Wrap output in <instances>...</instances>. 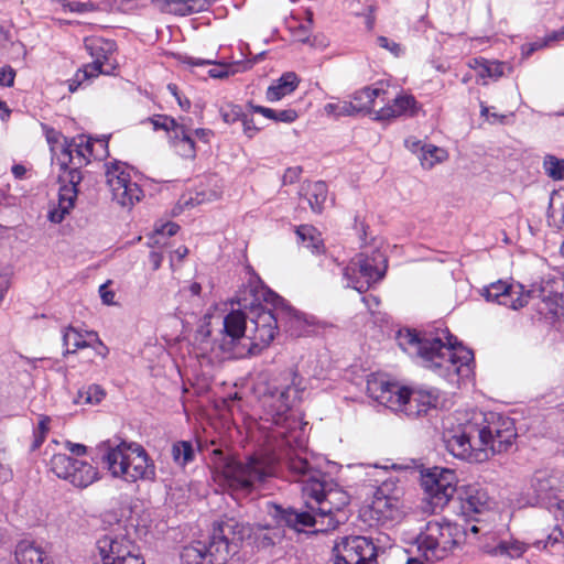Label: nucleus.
<instances>
[{"label":"nucleus","mask_w":564,"mask_h":564,"mask_svg":"<svg viewBox=\"0 0 564 564\" xmlns=\"http://www.w3.org/2000/svg\"><path fill=\"white\" fill-rule=\"evenodd\" d=\"M241 124H242L243 133L248 138L254 137L256 133L259 131V128L256 127L253 119L250 118L246 113L243 115V118L241 119Z\"/></svg>","instance_id":"obj_53"},{"label":"nucleus","mask_w":564,"mask_h":564,"mask_svg":"<svg viewBox=\"0 0 564 564\" xmlns=\"http://www.w3.org/2000/svg\"><path fill=\"white\" fill-rule=\"evenodd\" d=\"M150 121L154 130H164L171 133V137L174 135L180 128V126H176V119L166 115H155L150 118Z\"/></svg>","instance_id":"obj_44"},{"label":"nucleus","mask_w":564,"mask_h":564,"mask_svg":"<svg viewBox=\"0 0 564 564\" xmlns=\"http://www.w3.org/2000/svg\"><path fill=\"white\" fill-rule=\"evenodd\" d=\"M386 91L378 87H364L360 90H357L352 95V102L355 104L358 112L367 111L373 115L376 111L375 104L376 99L381 98V101H384Z\"/></svg>","instance_id":"obj_26"},{"label":"nucleus","mask_w":564,"mask_h":564,"mask_svg":"<svg viewBox=\"0 0 564 564\" xmlns=\"http://www.w3.org/2000/svg\"><path fill=\"white\" fill-rule=\"evenodd\" d=\"M249 108L251 109L252 112L260 113L263 117H265L270 120H273L275 122L291 123V122L295 121L299 117L296 110L291 109V108L282 109V110H274V109L267 108L263 106L252 105L251 102L249 104Z\"/></svg>","instance_id":"obj_32"},{"label":"nucleus","mask_w":564,"mask_h":564,"mask_svg":"<svg viewBox=\"0 0 564 564\" xmlns=\"http://www.w3.org/2000/svg\"><path fill=\"white\" fill-rule=\"evenodd\" d=\"M182 62L189 66H203V65H210L214 63L212 59H203V58H197V57H193V56H184Z\"/></svg>","instance_id":"obj_59"},{"label":"nucleus","mask_w":564,"mask_h":564,"mask_svg":"<svg viewBox=\"0 0 564 564\" xmlns=\"http://www.w3.org/2000/svg\"><path fill=\"white\" fill-rule=\"evenodd\" d=\"M403 404L400 412L405 413L408 416H419L426 413L429 409L435 408L437 404L438 395L435 390H409L402 387Z\"/></svg>","instance_id":"obj_20"},{"label":"nucleus","mask_w":564,"mask_h":564,"mask_svg":"<svg viewBox=\"0 0 564 564\" xmlns=\"http://www.w3.org/2000/svg\"><path fill=\"white\" fill-rule=\"evenodd\" d=\"M563 39H564V30L561 29V30L554 31L550 35H547L546 42L558 41V40H563Z\"/></svg>","instance_id":"obj_63"},{"label":"nucleus","mask_w":564,"mask_h":564,"mask_svg":"<svg viewBox=\"0 0 564 564\" xmlns=\"http://www.w3.org/2000/svg\"><path fill=\"white\" fill-rule=\"evenodd\" d=\"M544 173L555 182L564 181V159L546 154L542 163Z\"/></svg>","instance_id":"obj_40"},{"label":"nucleus","mask_w":564,"mask_h":564,"mask_svg":"<svg viewBox=\"0 0 564 564\" xmlns=\"http://www.w3.org/2000/svg\"><path fill=\"white\" fill-rule=\"evenodd\" d=\"M296 236L303 247L312 252H319L323 247L321 234L311 225H301L296 229Z\"/></svg>","instance_id":"obj_29"},{"label":"nucleus","mask_w":564,"mask_h":564,"mask_svg":"<svg viewBox=\"0 0 564 564\" xmlns=\"http://www.w3.org/2000/svg\"><path fill=\"white\" fill-rule=\"evenodd\" d=\"M529 549V544L519 540H503L500 541L491 551L496 556H507L510 558L521 557Z\"/></svg>","instance_id":"obj_30"},{"label":"nucleus","mask_w":564,"mask_h":564,"mask_svg":"<svg viewBox=\"0 0 564 564\" xmlns=\"http://www.w3.org/2000/svg\"><path fill=\"white\" fill-rule=\"evenodd\" d=\"M86 335L87 336H93L95 338V341L97 344V346L95 347V350L97 352V355L101 356L102 358H105L108 352H109V349L108 347L100 340V338L98 337V334L95 333V332H86Z\"/></svg>","instance_id":"obj_55"},{"label":"nucleus","mask_w":564,"mask_h":564,"mask_svg":"<svg viewBox=\"0 0 564 564\" xmlns=\"http://www.w3.org/2000/svg\"><path fill=\"white\" fill-rule=\"evenodd\" d=\"M178 229L180 226L177 224L169 221L158 227L155 229V234L158 236L172 237L178 231Z\"/></svg>","instance_id":"obj_52"},{"label":"nucleus","mask_w":564,"mask_h":564,"mask_svg":"<svg viewBox=\"0 0 564 564\" xmlns=\"http://www.w3.org/2000/svg\"><path fill=\"white\" fill-rule=\"evenodd\" d=\"M417 102L413 96L403 95L395 97L392 102L373 111L376 121H389L401 116H413L416 112Z\"/></svg>","instance_id":"obj_21"},{"label":"nucleus","mask_w":564,"mask_h":564,"mask_svg":"<svg viewBox=\"0 0 564 564\" xmlns=\"http://www.w3.org/2000/svg\"><path fill=\"white\" fill-rule=\"evenodd\" d=\"M98 451L101 463L113 477L130 482L155 479L154 462L140 444L120 442L112 445L106 441L98 445Z\"/></svg>","instance_id":"obj_6"},{"label":"nucleus","mask_w":564,"mask_h":564,"mask_svg":"<svg viewBox=\"0 0 564 564\" xmlns=\"http://www.w3.org/2000/svg\"><path fill=\"white\" fill-rule=\"evenodd\" d=\"M42 128L44 130L46 141L50 144L51 151L53 153L52 160L53 162L56 163V158L57 155H59V153H57V150L58 148L59 150L62 149V144H65L66 139L62 135L59 131L55 130L54 128H51L46 124H43Z\"/></svg>","instance_id":"obj_41"},{"label":"nucleus","mask_w":564,"mask_h":564,"mask_svg":"<svg viewBox=\"0 0 564 564\" xmlns=\"http://www.w3.org/2000/svg\"><path fill=\"white\" fill-rule=\"evenodd\" d=\"M325 111L328 115H333L336 117L354 116L358 113V110L352 101H338L335 104H327L325 106Z\"/></svg>","instance_id":"obj_43"},{"label":"nucleus","mask_w":564,"mask_h":564,"mask_svg":"<svg viewBox=\"0 0 564 564\" xmlns=\"http://www.w3.org/2000/svg\"><path fill=\"white\" fill-rule=\"evenodd\" d=\"M62 8L64 11L75 12V13H86V12H95L98 10V4L91 1H66L59 0Z\"/></svg>","instance_id":"obj_45"},{"label":"nucleus","mask_w":564,"mask_h":564,"mask_svg":"<svg viewBox=\"0 0 564 564\" xmlns=\"http://www.w3.org/2000/svg\"><path fill=\"white\" fill-rule=\"evenodd\" d=\"M183 124H184V128H186V131L192 134V132H193L192 119L186 118V117H180V119L176 120V126H183Z\"/></svg>","instance_id":"obj_61"},{"label":"nucleus","mask_w":564,"mask_h":564,"mask_svg":"<svg viewBox=\"0 0 564 564\" xmlns=\"http://www.w3.org/2000/svg\"><path fill=\"white\" fill-rule=\"evenodd\" d=\"M85 47L93 58V62L78 69L74 77L68 80L69 91L74 93L83 82L97 77L100 74L111 75L117 67L112 58L117 50L116 42L100 36L85 39Z\"/></svg>","instance_id":"obj_10"},{"label":"nucleus","mask_w":564,"mask_h":564,"mask_svg":"<svg viewBox=\"0 0 564 564\" xmlns=\"http://www.w3.org/2000/svg\"><path fill=\"white\" fill-rule=\"evenodd\" d=\"M11 478V470L0 464V482H6Z\"/></svg>","instance_id":"obj_62"},{"label":"nucleus","mask_w":564,"mask_h":564,"mask_svg":"<svg viewBox=\"0 0 564 564\" xmlns=\"http://www.w3.org/2000/svg\"><path fill=\"white\" fill-rule=\"evenodd\" d=\"M250 530L235 519L219 523L206 543L207 564H226L238 552L241 541Z\"/></svg>","instance_id":"obj_11"},{"label":"nucleus","mask_w":564,"mask_h":564,"mask_svg":"<svg viewBox=\"0 0 564 564\" xmlns=\"http://www.w3.org/2000/svg\"><path fill=\"white\" fill-rule=\"evenodd\" d=\"M469 66L478 72L482 78L494 77L498 78L503 75V64L497 61H487L485 58H473Z\"/></svg>","instance_id":"obj_35"},{"label":"nucleus","mask_w":564,"mask_h":564,"mask_svg":"<svg viewBox=\"0 0 564 564\" xmlns=\"http://www.w3.org/2000/svg\"><path fill=\"white\" fill-rule=\"evenodd\" d=\"M399 507L400 501L397 497L377 496L373 501V510L389 519H395L400 516Z\"/></svg>","instance_id":"obj_37"},{"label":"nucleus","mask_w":564,"mask_h":564,"mask_svg":"<svg viewBox=\"0 0 564 564\" xmlns=\"http://www.w3.org/2000/svg\"><path fill=\"white\" fill-rule=\"evenodd\" d=\"M302 191L312 212L321 214L324 209V204L326 203L328 195L326 183L322 181L310 183L303 187Z\"/></svg>","instance_id":"obj_27"},{"label":"nucleus","mask_w":564,"mask_h":564,"mask_svg":"<svg viewBox=\"0 0 564 564\" xmlns=\"http://www.w3.org/2000/svg\"><path fill=\"white\" fill-rule=\"evenodd\" d=\"M213 134L214 133L210 129H204V128L194 129L192 132L193 138L195 137L198 140L203 141L204 143H208L210 138L213 137Z\"/></svg>","instance_id":"obj_58"},{"label":"nucleus","mask_w":564,"mask_h":564,"mask_svg":"<svg viewBox=\"0 0 564 564\" xmlns=\"http://www.w3.org/2000/svg\"><path fill=\"white\" fill-rule=\"evenodd\" d=\"M93 142L95 143V153H96V159L97 160H101L106 156H108L109 152H108V139L107 138H98V139H93Z\"/></svg>","instance_id":"obj_50"},{"label":"nucleus","mask_w":564,"mask_h":564,"mask_svg":"<svg viewBox=\"0 0 564 564\" xmlns=\"http://www.w3.org/2000/svg\"><path fill=\"white\" fill-rule=\"evenodd\" d=\"M63 345L65 347V354H75L77 350L90 346L85 340V335L76 328L68 326L63 332Z\"/></svg>","instance_id":"obj_36"},{"label":"nucleus","mask_w":564,"mask_h":564,"mask_svg":"<svg viewBox=\"0 0 564 564\" xmlns=\"http://www.w3.org/2000/svg\"><path fill=\"white\" fill-rule=\"evenodd\" d=\"M563 539L564 534L562 529L558 525H555L547 534L546 539L538 540L533 545L536 549H547L549 546L553 547L556 544L562 543Z\"/></svg>","instance_id":"obj_46"},{"label":"nucleus","mask_w":564,"mask_h":564,"mask_svg":"<svg viewBox=\"0 0 564 564\" xmlns=\"http://www.w3.org/2000/svg\"><path fill=\"white\" fill-rule=\"evenodd\" d=\"M195 454L196 449L191 441H177L172 444L171 456L173 462L181 467L194 462Z\"/></svg>","instance_id":"obj_31"},{"label":"nucleus","mask_w":564,"mask_h":564,"mask_svg":"<svg viewBox=\"0 0 564 564\" xmlns=\"http://www.w3.org/2000/svg\"><path fill=\"white\" fill-rule=\"evenodd\" d=\"M15 70L11 66L0 67V86L11 87L14 83Z\"/></svg>","instance_id":"obj_49"},{"label":"nucleus","mask_w":564,"mask_h":564,"mask_svg":"<svg viewBox=\"0 0 564 564\" xmlns=\"http://www.w3.org/2000/svg\"><path fill=\"white\" fill-rule=\"evenodd\" d=\"M180 557L183 564H207L206 543L197 541L184 546Z\"/></svg>","instance_id":"obj_34"},{"label":"nucleus","mask_w":564,"mask_h":564,"mask_svg":"<svg viewBox=\"0 0 564 564\" xmlns=\"http://www.w3.org/2000/svg\"><path fill=\"white\" fill-rule=\"evenodd\" d=\"M367 393L379 404L399 411L403 404L402 387L397 382L389 381L384 376L370 375L367 379Z\"/></svg>","instance_id":"obj_18"},{"label":"nucleus","mask_w":564,"mask_h":564,"mask_svg":"<svg viewBox=\"0 0 564 564\" xmlns=\"http://www.w3.org/2000/svg\"><path fill=\"white\" fill-rule=\"evenodd\" d=\"M419 159L423 169L430 170L446 159V152L435 145H422Z\"/></svg>","instance_id":"obj_39"},{"label":"nucleus","mask_w":564,"mask_h":564,"mask_svg":"<svg viewBox=\"0 0 564 564\" xmlns=\"http://www.w3.org/2000/svg\"><path fill=\"white\" fill-rule=\"evenodd\" d=\"M240 310L224 317L220 349L231 358L260 354L274 339L279 325L300 336L305 321L284 299L261 283L250 285L238 297Z\"/></svg>","instance_id":"obj_1"},{"label":"nucleus","mask_w":564,"mask_h":564,"mask_svg":"<svg viewBox=\"0 0 564 564\" xmlns=\"http://www.w3.org/2000/svg\"><path fill=\"white\" fill-rule=\"evenodd\" d=\"M99 294H100V297H101V301L104 304L112 305L115 303L113 302L115 293L112 291L108 290L107 284L100 285Z\"/></svg>","instance_id":"obj_56"},{"label":"nucleus","mask_w":564,"mask_h":564,"mask_svg":"<svg viewBox=\"0 0 564 564\" xmlns=\"http://www.w3.org/2000/svg\"><path fill=\"white\" fill-rule=\"evenodd\" d=\"M564 490V474L556 469H539L529 479L524 492L530 506L547 505L556 500Z\"/></svg>","instance_id":"obj_13"},{"label":"nucleus","mask_w":564,"mask_h":564,"mask_svg":"<svg viewBox=\"0 0 564 564\" xmlns=\"http://www.w3.org/2000/svg\"><path fill=\"white\" fill-rule=\"evenodd\" d=\"M398 344L402 350L416 356L423 367L440 377L452 379L454 376H467L474 360L471 350L456 346V338L447 329L417 333L405 329L398 333Z\"/></svg>","instance_id":"obj_3"},{"label":"nucleus","mask_w":564,"mask_h":564,"mask_svg":"<svg viewBox=\"0 0 564 564\" xmlns=\"http://www.w3.org/2000/svg\"><path fill=\"white\" fill-rule=\"evenodd\" d=\"M167 3H174L177 6L175 12L181 15L198 13L207 10L217 0H166Z\"/></svg>","instance_id":"obj_38"},{"label":"nucleus","mask_w":564,"mask_h":564,"mask_svg":"<svg viewBox=\"0 0 564 564\" xmlns=\"http://www.w3.org/2000/svg\"><path fill=\"white\" fill-rule=\"evenodd\" d=\"M422 487L435 511L446 506L457 491V477L452 469L433 467L422 474Z\"/></svg>","instance_id":"obj_14"},{"label":"nucleus","mask_w":564,"mask_h":564,"mask_svg":"<svg viewBox=\"0 0 564 564\" xmlns=\"http://www.w3.org/2000/svg\"><path fill=\"white\" fill-rule=\"evenodd\" d=\"M473 415L462 429L445 437L447 451L455 457L468 462L481 463L487 460V454L477 445V433Z\"/></svg>","instance_id":"obj_16"},{"label":"nucleus","mask_w":564,"mask_h":564,"mask_svg":"<svg viewBox=\"0 0 564 564\" xmlns=\"http://www.w3.org/2000/svg\"><path fill=\"white\" fill-rule=\"evenodd\" d=\"M386 270V256L373 250L370 254L359 253L354 257L343 269V280L345 286L364 293L384 276Z\"/></svg>","instance_id":"obj_9"},{"label":"nucleus","mask_w":564,"mask_h":564,"mask_svg":"<svg viewBox=\"0 0 564 564\" xmlns=\"http://www.w3.org/2000/svg\"><path fill=\"white\" fill-rule=\"evenodd\" d=\"M463 535L464 531L457 524L430 521L416 536V544L427 561H440L459 543Z\"/></svg>","instance_id":"obj_8"},{"label":"nucleus","mask_w":564,"mask_h":564,"mask_svg":"<svg viewBox=\"0 0 564 564\" xmlns=\"http://www.w3.org/2000/svg\"><path fill=\"white\" fill-rule=\"evenodd\" d=\"M480 107H481L480 115L482 117H486L488 120L491 119V122H496V121L503 122V120L507 118V116H505V115H498L496 112L490 113L489 108L486 105H484L482 102H481Z\"/></svg>","instance_id":"obj_57"},{"label":"nucleus","mask_w":564,"mask_h":564,"mask_svg":"<svg viewBox=\"0 0 564 564\" xmlns=\"http://www.w3.org/2000/svg\"><path fill=\"white\" fill-rule=\"evenodd\" d=\"M231 66L226 64H219L214 68H210L208 70V75L213 78H225L228 77L229 74L234 73V70H230Z\"/></svg>","instance_id":"obj_54"},{"label":"nucleus","mask_w":564,"mask_h":564,"mask_svg":"<svg viewBox=\"0 0 564 564\" xmlns=\"http://www.w3.org/2000/svg\"><path fill=\"white\" fill-rule=\"evenodd\" d=\"M106 397V391L99 384L93 383L78 389L74 403L95 405L100 403Z\"/></svg>","instance_id":"obj_33"},{"label":"nucleus","mask_w":564,"mask_h":564,"mask_svg":"<svg viewBox=\"0 0 564 564\" xmlns=\"http://www.w3.org/2000/svg\"><path fill=\"white\" fill-rule=\"evenodd\" d=\"M15 560L18 564H51L45 550L29 541H21L17 545Z\"/></svg>","instance_id":"obj_24"},{"label":"nucleus","mask_w":564,"mask_h":564,"mask_svg":"<svg viewBox=\"0 0 564 564\" xmlns=\"http://www.w3.org/2000/svg\"><path fill=\"white\" fill-rule=\"evenodd\" d=\"M50 469L58 478L69 481L77 488H87L99 479L97 467L66 454H54L50 459Z\"/></svg>","instance_id":"obj_15"},{"label":"nucleus","mask_w":564,"mask_h":564,"mask_svg":"<svg viewBox=\"0 0 564 564\" xmlns=\"http://www.w3.org/2000/svg\"><path fill=\"white\" fill-rule=\"evenodd\" d=\"M377 43L380 47L391 52L397 57L402 54V47L400 44L388 39L387 36H379L377 39Z\"/></svg>","instance_id":"obj_48"},{"label":"nucleus","mask_w":564,"mask_h":564,"mask_svg":"<svg viewBox=\"0 0 564 564\" xmlns=\"http://www.w3.org/2000/svg\"><path fill=\"white\" fill-rule=\"evenodd\" d=\"M202 292V286L197 282H192L189 285H185L180 290V295L185 299L198 297Z\"/></svg>","instance_id":"obj_51"},{"label":"nucleus","mask_w":564,"mask_h":564,"mask_svg":"<svg viewBox=\"0 0 564 564\" xmlns=\"http://www.w3.org/2000/svg\"><path fill=\"white\" fill-rule=\"evenodd\" d=\"M459 500L462 512L471 517L482 513L489 509V497L487 492L478 486H467L459 489Z\"/></svg>","instance_id":"obj_22"},{"label":"nucleus","mask_w":564,"mask_h":564,"mask_svg":"<svg viewBox=\"0 0 564 564\" xmlns=\"http://www.w3.org/2000/svg\"><path fill=\"white\" fill-rule=\"evenodd\" d=\"M220 117L223 118L224 122L227 124H234L236 122H241V119L243 118V109L240 105L236 104H226L219 109Z\"/></svg>","instance_id":"obj_42"},{"label":"nucleus","mask_w":564,"mask_h":564,"mask_svg":"<svg viewBox=\"0 0 564 564\" xmlns=\"http://www.w3.org/2000/svg\"><path fill=\"white\" fill-rule=\"evenodd\" d=\"M106 184L111 193L112 200L121 207H132L141 199L142 189L131 181L130 169L127 164L115 161L105 164Z\"/></svg>","instance_id":"obj_12"},{"label":"nucleus","mask_w":564,"mask_h":564,"mask_svg":"<svg viewBox=\"0 0 564 564\" xmlns=\"http://www.w3.org/2000/svg\"><path fill=\"white\" fill-rule=\"evenodd\" d=\"M188 253V249L187 247L185 246H180L177 249H175L174 251V256L178 259V260H182L184 259Z\"/></svg>","instance_id":"obj_64"},{"label":"nucleus","mask_w":564,"mask_h":564,"mask_svg":"<svg viewBox=\"0 0 564 564\" xmlns=\"http://www.w3.org/2000/svg\"><path fill=\"white\" fill-rule=\"evenodd\" d=\"M210 463L219 482L232 492H250L273 474V462L263 455L249 456L246 462L214 449Z\"/></svg>","instance_id":"obj_5"},{"label":"nucleus","mask_w":564,"mask_h":564,"mask_svg":"<svg viewBox=\"0 0 564 564\" xmlns=\"http://www.w3.org/2000/svg\"><path fill=\"white\" fill-rule=\"evenodd\" d=\"M66 448L76 456H83L87 452V447L83 444L66 442Z\"/></svg>","instance_id":"obj_60"},{"label":"nucleus","mask_w":564,"mask_h":564,"mask_svg":"<svg viewBox=\"0 0 564 564\" xmlns=\"http://www.w3.org/2000/svg\"><path fill=\"white\" fill-rule=\"evenodd\" d=\"M48 424H50V419L47 416H43L40 420L39 425H37L36 430L34 431V441L31 446V448L33 451L37 449L44 442L46 433L48 432Z\"/></svg>","instance_id":"obj_47"},{"label":"nucleus","mask_w":564,"mask_h":564,"mask_svg":"<svg viewBox=\"0 0 564 564\" xmlns=\"http://www.w3.org/2000/svg\"><path fill=\"white\" fill-rule=\"evenodd\" d=\"M279 516L282 521L285 522V524L296 531H302L304 528L307 527H315L317 525V530L319 532L322 531V517L318 516L317 510H311L307 508L305 511H299L292 508L289 509H278Z\"/></svg>","instance_id":"obj_23"},{"label":"nucleus","mask_w":564,"mask_h":564,"mask_svg":"<svg viewBox=\"0 0 564 564\" xmlns=\"http://www.w3.org/2000/svg\"><path fill=\"white\" fill-rule=\"evenodd\" d=\"M96 159L95 143L93 138L78 135L70 141L65 140L62 144L56 164L59 166L58 175V203L50 209L48 219L59 224L65 216L74 208L78 195L77 186L83 180L80 167Z\"/></svg>","instance_id":"obj_4"},{"label":"nucleus","mask_w":564,"mask_h":564,"mask_svg":"<svg viewBox=\"0 0 564 564\" xmlns=\"http://www.w3.org/2000/svg\"><path fill=\"white\" fill-rule=\"evenodd\" d=\"M376 558L373 543L365 536L344 538L333 549L328 564H368Z\"/></svg>","instance_id":"obj_17"},{"label":"nucleus","mask_w":564,"mask_h":564,"mask_svg":"<svg viewBox=\"0 0 564 564\" xmlns=\"http://www.w3.org/2000/svg\"><path fill=\"white\" fill-rule=\"evenodd\" d=\"M299 85V78L295 73L283 74L275 84L267 89L265 97L269 101L274 102L281 100L286 95L293 93Z\"/></svg>","instance_id":"obj_25"},{"label":"nucleus","mask_w":564,"mask_h":564,"mask_svg":"<svg viewBox=\"0 0 564 564\" xmlns=\"http://www.w3.org/2000/svg\"><path fill=\"white\" fill-rule=\"evenodd\" d=\"M477 445L487 454V459L507 452L517 437L514 423L510 417L495 412H473Z\"/></svg>","instance_id":"obj_7"},{"label":"nucleus","mask_w":564,"mask_h":564,"mask_svg":"<svg viewBox=\"0 0 564 564\" xmlns=\"http://www.w3.org/2000/svg\"><path fill=\"white\" fill-rule=\"evenodd\" d=\"M174 147L178 154L185 159H194L196 156L195 140L186 128L180 126L176 133L172 135Z\"/></svg>","instance_id":"obj_28"},{"label":"nucleus","mask_w":564,"mask_h":564,"mask_svg":"<svg viewBox=\"0 0 564 564\" xmlns=\"http://www.w3.org/2000/svg\"><path fill=\"white\" fill-rule=\"evenodd\" d=\"M297 395L299 390L293 386L272 392L270 406L273 422L278 426H285V431L278 432L288 446L284 453L285 464L299 477V481L303 482L302 494L306 508L318 511L323 521L322 531L335 530L345 520L343 509L349 503V496L325 474L314 469L307 460L302 432L296 431L295 419L288 415Z\"/></svg>","instance_id":"obj_2"},{"label":"nucleus","mask_w":564,"mask_h":564,"mask_svg":"<svg viewBox=\"0 0 564 564\" xmlns=\"http://www.w3.org/2000/svg\"><path fill=\"white\" fill-rule=\"evenodd\" d=\"M482 295L489 302H496L513 310L525 306L531 296V291H524L522 284H508L502 281L491 283L484 289Z\"/></svg>","instance_id":"obj_19"}]
</instances>
